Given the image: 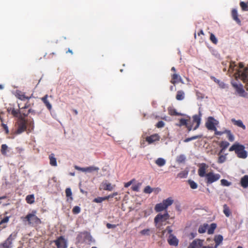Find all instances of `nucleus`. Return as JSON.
<instances>
[{
    "mask_svg": "<svg viewBox=\"0 0 248 248\" xmlns=\"http://www.w3.org/2000/svg\"><path fill=\"white\" fill-rule=\"evenodd\" d=\"M228 72L232 73L236 71L234 76L236 79L239 78L246 83L247 90L248 91V67H244L242 63H240L239 66L235 64V62L229 63Z\"/></svg>",
    "mask_w": 248,
    "mask_h": 248,
    "instance_id": "obj_1",
    "label": "nucleus"
},
{
    "mask_svg": "<svg viewBox=\"0 0 248 248\" xmlns=\"http://www.w3.org/2000/svg\"><path fill=\"white\" fill-rule=\"evenodd\" d=\"M245 148L244 145L236 142L229 148V151H234L239 158L245 159L248 156V153L245 150Z\"/></svg>",
    "mask_w": 248,
    "mask_h": 248,
    "instance_id": "obj_2",
    "label": "nucleus"
},
{
    "mask_svg": "<svg viewBox=\"0 0 248 248\" xmlns=\"http://www.w3.org/2000/svg\"><path fill=\"white\" fill-rule=\"evenodd\" d=\"M170 217V215L167 212L164 214H158L156 216L154 219L155 226L156 228L160 229L162 226L165 225V222Z\"/></svg>",
    "mask_w": 248,
    "mask_h": 248,
    "instance_id": "obj_3",
    "label": "nucleus"
},
{
    "mask_svg": "<svg viewBox=\"0 0 248 248\" xmlns=\"http://www.w3.org/2000/svg\"><path fill=\"white\" fill-rule=\"evenodd\" d=\"M36 211H32L26 216L25 218L28 221L29 224L37 226L41 223V220L36 216Z\"/></svg>",
    "mask_w": 248,
    "mask_h": 248,
    "instance_id": "obj_4",
    "label": "nucleus"
},
{
    "mask_svg": "<svg viewBox=\"0 0 248 248\" xmlns=\"http://www.w3.org/2000/svg\"><path fill=\"white\" fill-rule=\"evenodd\" d=\"M16 234L13 233L11 234L6 240L1 244L2 248H12V241L16 238Z\"/></svg>",
    "mask_w": 248,
    "mask_h": 248,
    "instance_id": "obj_5",
    "label": "nucleus"
},
{
    "mask_svg": "<svg viewBox=\"0 0 248 248\" xmlns=\"http://www.w3.org/2000/svg\"><path fill=\"white\" fill-rule=\"evenodd\" d=\"M207 182L211 184L219 179L220 175L219 174L214 173L213 172H210L206 174Z\"/></svg>",
    "mask_w": 248,
    "mask_h": 248,
    "instance_id": "obj_6",
    "label": "nucleus"
},
{
    "mask_svg": "<svg viewBox=\"0 0 248 248\" xmlns=\"http://www.w3.org/2000/svg\"><path fill=\"white\" fill-rule=\"evenodd\" d=\"M218 124V122L212 117L208 118V121L206 123L207 128L209 130H214L215 129L216 125Z\"/></svg>",
    "mask_w": 248,
    "mask_h": 248,
    "instance_id": "obj_7",
    "label": "nucleus"
},
{
    "mask_svg": "<svg viewBox=\"0 0 248 248\" xmlns=\"http://www.w3.org/2000/svg\"><path fill=\"white\" fill-rule=\"evenodd\" d=\"M115 187V185H112L107 180L103 181L100 186V189H104L105 190L112 191Z\"/></svg>",
    "mask_w": 248,
    "mask_h": 248,
    "instance_id": "obj_8",
    "label": "nucleus"
},
{
    "mask_svg": "<svg viewBox=\"0 0 248 248\" xmlns=\"http://www.w3.org/2000/svg\"><path fill=\"white\" fill-rule=\"evenodd\" d=\"M26 128L27 122L24 118L21 117L18 123V128L16 132V134H21L26 129Z\"/></svg>",
    "mask_w": 248,
    "mask_h": 248,
    "instance_id": "obj_9",
    "label": "nucleus"
},
{
    "mask_svg": "<svg viewBox=\"0 0 248 248\" xmlns=\"http://www.w3.org/2000/svg\"><path fill=\"white\" fill-rule=\"evenodd\" d=\"M57 248H67V244L66 240L62 236L55 241Z\"/></svg>",
    "mask_w": 248,
    "mask_h": 248,
    "instance_id": "obj_10",
    "label": "nucleus"
},
{
    "mask_svg": "<svg viewBox=\"0 0 248 248\" xmlns=\"http://www.w3.org/2000/svg\"><path fill=\"white\" fill-rule=\"evenodd\" d=\"M203 240L195 239L190 244L188 248H201L203 246Z\"/></svg>",
    "mask_w": 248,
    "mask_h": 248,
    "instance_id": "obj_11",
    "label": "nucleus"
},
{
    "mask_svg": "<svg viewBox=\"0 0 248 248\" xmlns=\"http://www.w3.org/2000/svg\"><path fill=\"white\" fill-rule=\"evenodd\" d=\"M168 242L171 246H177L178 245V239L173 234L169 235L168 239Z\"/></svg>",
    "mask_w": 248,
    "mask_h": 248,
    "instance_id": "obj_12",
    "label": "nucleus"
},
{
    "mask_svg": "<svg viewBox=\"0 0 248 248\" xmlns=\"http://www.w3.org/2000/svg\"><path fill=\"white\" fill-rule=\"evenodd\" d=\"M208 166L205 163H202L200 165V168L198 170V173L201 177H206L205 172Z\"/></svg>",
    "mask_w": 248,
    "mask_h": 248,
    "instance_id": "obj_13",
    "label": "nucleus"
},
{
    "mask_svg": "<svg viewBox=\"0 0 248 248\" xmlns=\"http://www.w3.org/2000/svg\"><path fill=\"white\" fill-rule=\"evenodd\" d=\"M171 83L175 84L179 82L184 83L181 77L177 74H174L172 77Z\"/></svg>",
    "mask_w": 248,
    "mask_h": 248,
    "instance_id": "obj_14",
    "label": "nucleus"
},
{
    "mask_svg": "<svg viewBox=\"0 0 248 248\" xmlns=\"http://www.w3.org/2000/svg\"><path fill=\"white\" fill-rule=\"evenodd\" d=\"M159 140V137L157 134H154L146 138V141L149 143H152L154 141L158 140Z\"/></svg>",
    "mask_w": 248,
    "mask_h": 248,
    "instance_id": "obj_15",
    "label": "nucleus"
},
{
    "mask_svg": "<svg viewBox=\"0 0 248 248\" xmlns=\"http://www.w3.org/2000/svg\"><path fill=\"white\" fill-rule=\"evenodd\" d=\"M231 121L234 125L238 127H241L244 130L246 129V126L243 124L241 120H236L235 119H232Z\"/></svg>",
    "mask_w": 248,
    "mask_h": 248,
    "instance_id": "obj_16",
    "label": "nucleus"
},
{
    "mask_svg": "<svg viewBox=\"0 0 248 248\" xmlns=\"http://www.w3.org/2000/svg\"><path fill=\"white\" fill-rule=\"evenodd\" d=\"M9 220V217H6L0 222V231L5 228L7 226V223Z\"/></svg>",
    "mask_w": 248,
    "mask_h": 248,
    "instance_id": "obj_17",
    "label": "nucleus"
},
{
    "mask_svg": "<svg viewBox=\"0 0 248 248\" xmlns=\"http://www.w3.org/2000/svg\"><path fill=\"white\" fill-rule=\"evenodd\" d=\"M201 113L199 112V115H195L193 117L194 122L197 123L196 126L194 127V130H196L200 125L201 123Z\"/></svg>",
    "mask_w": 248,
    "mask_h": 248,
    "instance_id": "obj_18",
    "label": "nucleus"
},
{
    "mask_svg": "<svg viewBox=\"0 0 248 248\" xmlns=\"http://www.w3.org/2000/svg\"><path fill=\"white\" fill-rule=\"evenodd\" d=\"M154 191H155L156 192H158L160 191V189L158 188H152L149 186H146L144 189V192L147 194H150Z\"/></svg>",
    "mask_w": 248,
    "mask_h": 248,
    "instance_id": "obj_19",
    "label": "nucleus"
},
{
    "mask_svg": "<svg viewBox=\"0 0 248 248\" xmlns=\"http://www.w3.org/2000/svg\"><path fill=\"white\" fill-rule=\"evenodd\" d=\"M166 209V208L164 206L163 202L156 204L155 207V210L157 212H161Z\"/></svg>",
    "mask_w": 248,
    "mask_h": 248,
    "instance_id": "obj_20",
    "label": "nucleus"
},
{
    "mask_svg": "<svg viewBox=\"0 0 248 248\" xmlns=\"http://www.w3.org/2000/svg\"><path fill=\"white\" fill-rule=\"evenodd\" d=\"M99 168L94 166H91L86 167V172L93 173V172H98Z\"/></svg>",
    "mask_w": 248,
    "mask_h": 248,
    "instance_id": "obj_21",
    "label": "nucleus"
},
{
    "mask_svg": "<svg viewBox=\"0 0 248 248\" xmlns=\"http://www.w3.org/2000/svg\"><path fill=\"white\" fill-rule=\"evenodd\" d=\"M162 202L167 209L169 206L172 204L174 201L171 197H169L166 200H163Z\"/></svg>",
    "mask_w": 248,
    "mask_h": 248,
    "instance_id": "obj_22",
    "label": "nucleus"
},
{
    "mask_svg": "<svg viewBox=\"0 0 248 248\" xmlns=\"http://www.w3.org/2000/svg\"><path fill=\"white\" fill-rule=\"evenodd\" d=\"M232 16L234 20H235L238 24H240L241 21L238 17L237 11L234 9L232 11Z\"/></svg>",
    "mask_w": 248,
    "mask_h": 248,
    "instance_id": "obj_23",
    "label": "nucleus"
},
{
    "mask_svg": "<svg viewBox=\"0 0 248 248\" xmlns=\"http://www.w3.org/2000/svg\"><path fill=\"white\" fill-rule=\"evenodd\" d=\"M215 241L216 245L214 248H217L218 245L222 242L223 240V236L221 235H217L215 237Z\"/></svg>",
    "mask_w": 248,
    "mask_h": 248,
    "instance_id": "obj_24",
    "label": "nucleus"
},
{
    "mask_svg": "<svg viewBox=\"0 0 248 248\" xmlns=\"http://www.w3.org/2000/svg\"><path fill=\"white\" fill-rule=\"evenodd\" d=\"M241 184L244 188H246L248 186V175H245L241 178Z\"/></svg>",
    "mask_w": 248,
    "mask_h": 248,
    "instance_id": "obj_25",
    "label": "nucleus"
},
{
    "mask_svg": "<svg viewBox=\"0 0 248 248\" xmlns=\"http://www.w3.org/2000/svg\"><path fill=\"white\" fill-rule=\"evenodd\" d=\"M230 143L226 141H222L220 143V147L221 148V150L220 151L219 154L222 153L229 146Z\"/></svg>",
    "mask_w": 248,
    "mask_h": 248,
    "instance_id": "obj_26",
    "label": "nucleus"
},
{
    "mask_svg": "<svg viewBox=\"0 0 248 248\" xmlns=\"http://www.w3.org/2000/svg\"><path fill=\"white\" fill-rule=\"evenodd\" d=\"M155 164L158 166V167H162L164 166L166 163V160L161 157L158 158L155 161Z\"/></svg>",
    "mask_w": 248,
    "mask_h": 248,
    "instance_id": "obj_27",
    "label": "nucleus"
},
{
    "mask_svg": "<svg viewBox=\"0 0 248 248\" xmlns=\"http://www.w3.org/2000/svg\"><path fill=\"white\" fill-rule=\"evenodd\" d=\"M49 158L50 160V164L51 166L55 167L57 166V160L53 154H51L49 155Z\"/></svg>",
    "mask_w": 248,
    "mask_h": 248,
    "instance_id": "obj_28",
    "label": "nucleus"
},
{
    "mask_svg": "<svg viewBox=\"0 0 248 248\" xmlns=\"http://www.w3.org/2000/svg\"><path fill=\"white\" fill-rule=\"evenodd\" d=\"M187 118H188V119H184V118H181L179 120V123L176 124V125L178 126H181L183 125H185L187 126V122H188V120L189 119V117L187 116Z\"/></svg>",
    "mask_w": 248,
    "mask_h": 248,
    "instance_id": "obj_29",
    "label": "nucleus"
},
{
    "mask_svg": "<svg viewBox=\"0 0 248 248\" xmlns=\"http://www.w3.org/2000/svg\"><path fill=\"white\" fill-rule=\"evenodd\" d=\"M208 228V225L205 223L202 225H201L198 229V232L200 233H204Z\"/></svg>",
    "mask_w": 248,
    "mask_h": 248,
    "instance_id": "obj_30",
    "label": "nucleus"
},
{
    "mask_svg": "<svg viewBox=\"0 0 248 248\" xmlns=\"http://www.w3.org/2000/svg\"><path fill=\"white\" fill-rule=\"evenodd\" d=\"M47 95H45L44 97L42 98V100L43 101L44 104L46 105V107L49 110L51 109L52 108V106L49 103V102L47 99Z\"/></svg>",
    "mask_w": 248,
    "mask_h": 248,
    "instance_id": "obj_31",
    "label": "nucleus"
},
{
    "mask_svg": "<svg viewBox=\"0 0 248 248\" xmlns=\"http://www.w3.org/2000/svg\"><path fill=\"white\" fill-rule=\"evenodd\" d=\"M216 227L217 225L215 223H212L210 226H208V228L207 230L208 233L209 234H213Z\"/></svg>",
    "mask_w": 248,
    "mask_h": 248,
    "instance_id": "obj_32",
    "label": "nucleus"
},
{
    "mask_svg": "<svg viewBox=\"0 0 248 248\" xmlns=\"http://www.w3.org/2000/svg\"><path fill=\"white\" fill-rule=\"evenodd\" d=\"M185 93L182 91H179L177 93L176 98L178 100H182L184 99Z\"/></svg>",
    "mask_w": 248,
    "mask_h": 248,
    "instance_id": "obj_33",
    "label": "nucleus"
},
{
    "mask_svg": "<svg viewBox=\"0 0 248 248\" xmlns=\"http://www.w3.org/2000/svg\"><path fill=\"white\" fill-rule=\"evenodd\" d=\"M225 132L227 134L228 139L230 141H233L234 140V136L230 130H225Z\"/></svg>",
    "mask_w": 248,
    "mask_h": 248,
    "instance_id": "obj_34",
    "label": "nucleus"
},
{
    "mask_svg": "<svg viewBox=\"0 0 248 248\" xmlns=\"http://www.w3.org/2000/svg\"><path fill=\"white\" fill-rule=\"evenodd\" d=\"M223 213L227 217H229L231 214L230 210L226 204L223 205Z\"/></svg>",
    "mask_w": 248,
    "mask_h": 248,
    "instance_id": "obj_35",
    "label": "nucleus"
},
{
    "mask_svg": "<svg viewBox=\"0 0 248 248\" xmlns=\"http://www.w3.org/2000/svg\"><path fill=\"white\" fill-rule=\"evenodd\" d=\"M168 110H169V113L170 115H184L183 114L177 112L176 111V109H175L173 108H169Z\"/></svg>",
    "mask_w": 248,
    "mask_h": 248,
    "instance_id": "obj_36",
    "label": "nucleus"
},
{
    "mask_svg": "<svg viewBox=\"0 0 248 248\" xmlns=\"http://www.w3.org/2000/svg\"><path fill=\"white\" fill-rule=\"evenodd\" d=\"M218 162L219 163H222L226 161L227 154L223 155H221V154H220V155L218 154Z\"/></svg>",
    "mask_w": 248,
    "mask_h": 248,
    "instance_id": "obj_37",
    "label": "nucleus"
},
{
    "mask_svg": "<svg viewBox=\"0 0 248 248\" xmlns=\"http://www.w3.org/2000/svg\"><path fill=\"white\" fill-rule=\"evenodd\" d=\"M188 183L192 189H195L198 187L197 184L195 183L194 181L190 180H188Z\"/></svg>",
    "mask_w": 248,
    "mask_h": 248,
    "instance_id": "obj_38",
    "label": "nucleus"
},
{
    "mask_svg": "<svg viewBox=\"0 0 248 248\" xmlns=\"http://www.w3.org/2000/svg\"><path fill=\"white\" fill-rule=\"evenodd\" d=\"M34 196L33 195H30L26 197V200L28 203L31 204L34 202Z\"/></svg>",
    "mask_w": 248,
    "mask_h": 248,
    "instance_id": "obj_39",
    "label": "nucleus"
},
{
    "mask_svg": "<svg viewBox=\"0 0 248 248\" xmlns=\"http://www.w3.org/2000/svg\"><path fill=\"white\" fill-rule=\"evenodd\" d=\"M240 5L243 11H248V2L247 3L242 1L240 2Z\"/></svg>",
    "mask_w": 248,
    "mask_h": 248,
    "instance_id": "obj_40",
    "label": "nucleus"
},
{
    "mask_svg": "<svg viewBox=\"0 0 248 248\" xmlns=\"http://www.w3.org/2000/svg\"><path fill=\"white\" fill-rule=\"evenodd\" d=\"M212 79H213L215 82L217 83L220 88H224L225 87V85L223 82H220L218 79L216 78L215 77H212Z\"/></svg>",
    "mask_w": 248,
    "mask_h": 248,
    "instance_id": "obj_41",
    "label": "nucleus"
},
{
    "mask_svg": "<svg viewBox=\"0 0 248 248\" xmlns=\"http://www.w3.org/2000/svg\"><path fill=\"white\" fill-rule=\"evenodd\" d=\"M8 146L6 144H2L1 145V152L2 155H5L7 154Z\"/></svg>",
    "mask_w": 248,
    "mask_h": 248,
    "instance_id": "obj_42",
    "label": "nucleus"
},
{
    "mask_svg": "<svg viewBox=\"0 0 248 248\" xmlns=\"http://www.w3.org/2000/svg\"><path fill=\"white\" fill-rule=\"evenodd\" d=\"M27 125L29 127V129L31 131L34 128V122L33 120L29 121L28 123H27Z\"/></svg>",
    "mask_w": 248,
    "mask_h": 248,
    "instance_id": "obj_43",
    "label": "nucleus"
},
{
    "mask_svg": "<svg viewBox=\"0 0 248 248\" xmlns=\"http://www.w3.org/2000/svg\"><path fill=\"white\" fill-rule=\"evenodd\" d=\"M201 138V136H193L191 138H187L186 139H185L184 140V142H188L191 140H196V139H197L198 138Z\"/></svg>",
    "mask_w": 248,
    "mask_h": 248,
    "instance_id": "obj_44",
    "label": "nucleus"
},
{
    "mask_svg": "<svg viewBox=\"0 0 248 248\" xmlns=\"http://www.w3.org/2000/svg\"><path fill=\"white\" fill-rule=\"evenodd\" d=\"M106 200L105 197H98L93 200V202L96 203H101L103 201Z\"/></svg>",
    "mask_w": 248,
    "mask_h": 248,
    "instance_id": "obj_45",
    "label": "nucleus"
},
{
    "mask_svg": "<svg viewBox=\"0 0 248 248\" xmlns=\"http://www.w3.org/2000/svg\"><path fill=\"white\" fill-rule=\"evenodd\" d=\"M210 40L215 44H217V39L216 36L213 33H211L210 35Z\"/></svg>",
    "mask_w": 248,
    "mask_h": 248,
    "instance_id": "obj_46",
    "label": "nucleus"
},
{
    "mask_svg": "<svg viewBox=\"0 0 248 248\" xmlns=\"http://www.w3.org/2000/svg\"><path fill=\"white\" fill-rule=\"evenodd\" d=\"M66 195L68 197H70L71 199H72V191L70 188H67L65 190Z\"/></svg>",
    "mask_w": 248,
    "mask_h": 248,
    "instance_id": "obj_47",
    "label": "nucleus"
},
{
    "mask_svg": "<svg viewBox=\"0 0 248 248\" xmlns=\"http://www.w3.org/2000/svg\"><path fill=\"white\" fill-rule=\"evenodd\" d=\"M150 230L149 229H144V230H142L141 231H140V233L142 235H150Z\"/></svg>",
    "mask_w": 248,
    "mask_h": 248,
    "instance_id": "obj_48",
    "label": "nucleus"
},
{
    "mask_svg": "<svg viewBox=\"0 0 248 248\" xmlns=\"http://www.w3.org/2000/svg\"><path fill=\"white\" fill-rule=\"evenodd\" d=\"M186 159V156L185 155H182L177 157V161L178 162H182Z\"/></svg>",
    "mask_w": 248,
    "mask_h": 248,
    "instance_id": "obj_49",
    "label": "nucleus"
},
{
    "mask_svg": "<svg viewBox=\"0 0 248 248\" xmlns=\"http://www.w3.org/2000/svg\"><path fill=\"white\" fill-rule=\"evenodd\" d=\"M140 186H141V184L140 183H138L137 185L133 186H132V189L134 191H139V188H140Z\"/></svg>",
    "mask_w": 248,
    "mask_h": 248,
    "instance_id": "obj_50",
    "label": "nucleus"
},
{
    "mask_svg": "<svg viewBox=\"0 0 248 248\" xmlns=\"http://www.w3.org/2000/svg\"><path fill=\"white\" fill-rule=\"evenodd\" d=\"M221 184L222 186H229L231 185V183L228 182L227 180L225 179H222L221 181Z\"/></svg>",
    "mask_w": 248,
    "mask_h": 248,
    "instance_id": "obj_51",
    "label": "nucleus"
},
{
    "mask_svg": "<svg viewBox=\"0 0 248 248\" xmlns=\"http://www.w3.org/2000/svg\"><path fill=\"white\" fill-rule=\"evenodd\" d=\"M168 232L169 235H170V234H172L171 233L172 231L170 227H168L166 230L162 231L163 235H164L165 233H166V232Z\"/></svg>",
    "mask_w": 248,
    "mask_h": 248,
    "instance_id": "obj_52",
    "label": "nucleus"
},
{
    "mask_svg": "<svg viewBox=\"0 0 248 248\" xmlns=\"http://www.w3.org/2000/svg\"><path fill=\"white\" fill-rule=\"evenodd\" d=\"M80 212V208L78 206H75L73 209V212L74 214H77Z\"/></svg>",
    "mask_w": 248,
    "mask_h": 248,
    "instance_id": "obj_53",
    "label": "nucleus"
},
{
    "mask_svg": "<svg viewBox=\"0 0 248 248\" xmlns=\"http://www.w3.org/2000/svg\"><path fill=\"white\" fill-rule=\"evenodd\" d=\"M74 168L77 170H78L84 172H86V167H85V168H81V167H80L78 166H75Z\"/></svg>",
    "mask_w": 248,
    "mask_h": 248,
    "instance_id": "obj_54",
    "label": "nucleus"
},
{
    "mask_svg": "<svg viewBox=\"0 0 248 248\" xmlns=\"http://www.w3.org/2000/svg\"><path fill=\"white\" fill-rule=\"evenodd\" d=\"M118 194V192H114L112 194L108 195V196H106L105 197L106 200H108L109 198H112L114 197V196L117 195Z\"/></svg>",
    "mask_w": 248,
    "mask_h": 248,
    "instance_id": "obj_55",
    "label": "nucleus"
},
{
    "mask_svg": "<svg viewBox=\"0 0 248 248\" xmlns=\"http://www.w3.org/2000/svg\"><path fill=\"white\" fill-rule=\"evenodd\" d=\"M232 84H233V86L234 87H235L236 88H237L238 89V91H239L240 92H242L244 91L243 89L241 88V85L238 86V85L235 84L234 83H232Z\"/></svg>",
    "mask_w": 248,
    "mask_h": 248,
    "instance_id": "obj_56",
    "label": "nucleus"
},
{
    "mask_svg": "<svg viewBox=\"0 0 248 248\" xmlns=\"http://www.w3.org/2000/svg\"><path fill=\"white\" fill-rule=\"evenodd\" d=\"M165 125V123L163 121H159L157 124L156 126L158 128L163 127Z\"/></svg>",
    "mask_w": 248,
    "mask_h": 248,
    "instance_id": "obj_57",
    "label": "nucleus"
},
{
    "mask_svg": "<svg viewBox=\"0 0 248 248\" xmlns=\"http://www.w3.org/2000/svg\"><path fill=\"white\" fill-rule=\"evenodd\" d=\"M215 131V134L217 135H221L222 134L225 133V131L223 132H220L217 130V128H216L214 130Z\"/></svg>",
    "mask_w": 248,
    "mask_h": 248,
    "instance_id": "obj_58",
    "label": "nucleus"
},
{
    "mask_svg": "<svg viewBox=\"0 0 248 248\" xmlns=\"http://www.w3.org/2000/svg\"><path fill=\"white\" fill-rule=\"evenodd\" d=\"M18 98L21 100H24V99H28V97H26L24 94H18Z\"/></svg>",
    "mask_w": 248,
    "mask_h": 248,
    "instance_id": "obj_59",
    "label": "nucleus"
},
{
    "mask_svg": "<svg viewBox=\"0 0 248 248\" xmlns=\"http://www.w3.org/2000/svg\"><path fill=\"white\" fill-rule=\"evenodd\" d=\"M135 181L134 179H132V180L130 181L129 182L125 183L124 186L125 187H128L133 183V181Z\"/></svg>",
    "mask_w": 248,
    "mask_h": 248,
    "instance_id": "obj_60",
    "label": "nucleus"
},
{
    "mask_svg": "<svg viewBox=\"0 0 248 248\" xmlns=\"http://www.w3.org/2000/svg\"><path fill=\"white\" fill-rule=\"evenodd\" d=\"M107 227L108 229H112L116 227V225L114 224H111L109 223H108L107 224Z\"/></svg>",
    "mask_w": 248,
    "mask_h": 248,
    "instance_id": "obj_61",
    "label": "nucleus"
},
{
    "mask_svg": "<svg viewBox=\"0 0 248 248\" xmlns=\"http://www.w3.org/2000/svg\"><path fill=\"white\" fill-rule=\"evenodd\" d=\"M3 128H4V129L5 130L6 133H8L9 130H8V126L5 124H3Z\"/></svg>",
    "mask_w": 248,
    "mask_h": 248,
    "instance_id": "obj_62",
    "label": "nucleus"
},
{
    "mask_svg": "<svg viewBox=\"0 0 248 248\" xmlns=\"http://www.w3.org/2000/svg\"><path fill=\"white\" fill-rule=\"evenodd\" d=\"M12 114H13L14 115L16 116V115L17 114V112L16 110L13 109V110H12Z\"/></svg>",
    "mask_w": 248,
    "mask_h": 248,
    "instance_id": "obj_63",
    "label": "nucleus"
},
{
    "mask_svg": "<svg viewBox=\"0 0 248 248\" xmlns=\"http://www.w3.org/2000/svg\"><path fill=\"white\" fill-rule=\"evenodd\" d=\"M85 235H86V236L87 237V238H88L89 239H91L92 237L89 234L86 233Z\"/></svg>",
    "mask_w": 248,
    "mask_h": 248,
    "instance_id": "obj_64",
    "label": "nucleus"
}]
</instances>
